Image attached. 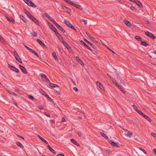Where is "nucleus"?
Listing matches in <instances>:
<instances>
[{"label":"nucleus","mask_w":156,"mask_h":156,"mask_svg":"<svg viewBox=\"0 0 156 156\" xmlns=\"http://www.w3.org/2000/svg\"><path fill=\"white\" fill-rule=\"evenodd\" d=\"M71 5H72L76 7H77V6H78V5L77 4H76V3H73V2H72L71 3Z\"/></svg>","instance_id":"nucleus-44"},{"label":"nucleus","mask_w":156,"mask_h":156,"mask_svg":"<svg viewBox=\"0 0 156 156\" xmlns=\"http://www.w3.org/2000/svg\"><path fill=\"white\" fill-rule=\"evenodd\" d=\"M44 114L46 116L48 117H50L51 116L50 115V114H48L46 112H44Z\"/></svg>","instance_id":"nucleus-58"},{"label":"nucleus","mask_w":156,"mask_h":156,"mask_svg":"<svg viewBox=\"0 0 156 156\" xmlns=\"http://www.w3.org/2000/svg\"><path fill=\"white\" fill-rule=\"evenodd\" d=\"M88 37L90 39V40L94 42L95 43H97L98 41L96 40L95 39L94 37H92L91 35L88 34Z\"/></svg>","instance_id":"nucleus-15"},{"label":"nucleus","mask_w":156,"mask_h":156,"mask_svg":"<svg viewBox=\"0 0 156 156\" xmlns=\"http://www.w3.org/2000/svg\"><path fill=\"white\" fill-rule=\"evenodd\" d=\"M48 24L49 26L50 27V28L52 30H53L55 28L54 26L52 24L50 23V22H48Z\"/></svg>","instance_id":"nucleus-22"},{"label":"nucleus","mask_w":156,"mask_h":156,"mask_svg":"<svg viewBox=\"0 0 156 156\" xmlns=\"http://www.w3.org/2000/svg\"><path fill=\"white\" fill-rule=\"evenodd\" d=\"M49 20L51 22L55 24V23H56V22L52 18V17L50 16L49 18H48Z\"/></svg>","instance_id":"nucleus-31"},{"label":"nucleus","mask_w":156,"mask_h":156,"mask_svg":"<svg viewBox=\"0 0 156 156\" xmlns=\"http://www.w3.org/2000/svg\"><path fill=\"white\" fill-rule=\"evenodd\" d=\"M88 44H89L94 50H96L97 47L95 45H94L93 44L91 43L89 41Z\"/></svg>","instance_id":"nucleus-27"},{"label":"nucleus","mask_w":156,"mask_h":156,"mask_svg":"<svg viewBox=\"0 0 156 156\" xmlns=\"http://www.w3.org/2000/svg\"><path fill=\"white\" fill-rule=\"evenodd\" d=\"M37 41L43 47H46L45 44L42 42V41L40 39H38L37 40Z\"/></svg>","instance_id":"nucleus-14"},{"label":"nucleus","mask_w":156,"mask_h":156,"mask_svg":"<svg viewBox=\"0 0 156 156\" xmlns=\"http://www.w3.org/2000/svg\"><path fill=\"white\" fill-rule=\"evenodd\" d=\"M13 55L14 57H15V58H16V59L17 60V61L18 62H19L21 63H22V62L21 61V60L16 51H14Z\"/></svg>","instance_id":"nucleus-2"},{"label":"nucleus","mask_w":156,"mask_h":156,"mask_svg":"<svg viewBox=\"0 0 156 156\" xmlns=\"http://www.w3.org/2000/svg\"><path fill=\"white\" fill-rule=\"evenodd\" d=\"M44 15L48 18H49V17H50V16H49L48 15V13L46 12L44 14Z\"/></svg>","instance_id":"nucleus-47"},{"label":"nucleus","mask_w":156,"mask_h":156,"mask_svg":"<svg viewBox=\"0 0 156 156\" xmlns=\"http://www.w3.org/2000/svg\"><path fill=\"white\" fill-rule=\"evenodd\" d=\"M41 93H42V94L44 95L45 96H46V94H47L45 92L44 90H41Z\"/></svg>","instance_id":"nucleus-45"},{"label":"nucleus","mask_w":156,"mask_h":156,"mask_svg":"<svg viewBox=\"0 0 156 156\" xmlns=\"http://www.w3.org/2000/svg\"><path fill=\"white\" fill-rule=\"evenodd\" d=\"M146 35L147 36V37H151L152 39H154L156 37L152 33L149 32H145Z\"/></svg>","instance_id":"nucleus-5"},{"label":"nucleus","mask_w":156,"mask_h":156,"mask_svg":"<svg viewBox=\"0 0 156 156\" xmlns=\"http://www.w3.org/2000/svg\"><path fill=\"white\" fill-rule=\"evenodd\" d=\"M48 149L49 150V151L51 152L52 153H53L54 154H56V153L55 151L52 149V148L49 145H48Z\"/></svg>","instance_id":"nucleus-19"},{"label":"nucleus","mask_w":156,"mask_h":156,"mask_svg":"<svg viewBox=\"0 0 156 156\" xmlns=\"http://www.w3.org/2000/svg\"><path fill=\"white\" fill-rule=\"evenodd\" d=\"M80 21L81 22L85 24H86L87 23V20H84L82 19Z\"/></svg>","instance_id":"nucleus-42"},{"label":"nucleus","mask_w":156,"mask_h":156,"mask_svg":"<svg viewBox=\"0 0 156 156\" xmlns=\"http://www.w3.org/2000/svg\"><path fill=\"white\" fill-rule=\"evenodd\" d=\"M20 19L24 22H26L27 21V19L23 15H21L20 16Z\"/></svg>","instance_id":"nucleus-26"},{"label":"nucleus","mask_w":156,"mask_h":156,"mask_svg":"<svg viewBox=\"0 0 156 156\" xmlns=\"http://www.w3.org/2000/svg\"><path fill=\"white\" fill-rule=\"evenodd\" d=\"M28 98L32 100H33L34 99V98L32 96L29 95L28 96Z\"/></svg>","instance_id":"nucleus-48"},{"label":"nucleus","mask_w":156,"mask_h":156,"mask_svg":"<svg viewBox=\"0 0 156 156\" xmlns=\"http://www.w3.org/2000/svg\"><path fill=\"white\" fill-rule=\"evenodd\" d=\"M26 14L28 17H29L30 19V18H31V17L33 16L29 12H27V13Z\"/></svg>","instance_id":"nucleus-41"},{"label":"nucleus","mask_w":156,"mask_h":156,"mask_svg":"<svg viewBox=\"0 0 156 156\" xmlns=\"http://www.w3.org/2000/svg\"><path fill=\"white\" fill-rule=\"evenodd\" d=\"M57 156H65V155L63 154L62 153L57 154Z\"/></svg>","instance_id":"nucleus-63"},{"label":"nucleus","mask_w":156,"mask_h":156,"mask_svg":"<svg viewBox=\"0 0 156 156\" xmlns=\"http://www.w3.org/2000/svg\"><path fill=\"white\" fill-rule=\"evenodd\" d=\"M128 133L127 134V136L129 137H131V136L133 135V133L131 132L127 131Z\"/></svg>","instance_id":"nucleus-33"},{"label":"nucleus","mask_w":156,"mask_h":156,"mask_svg":"<svg viewBox=\"0 0 156 156\" xmlns=\"http://www.w3.org/2000/svg\"><path fill=\"white\" fill-rule=\"evenodd\" d=\"M137 112H138L139 114L140 115H144V114L143 112L139 111V110H138L137 111Z\"/></svg>","instance_id":"nucleus-51"},{"label":"nucleus","mask_w":156,"mask_h":156,"mask_svg":"<svg viewBox=\"0 0 156 156\" xmlns=\"http://www.w3.org/2000/svg\"><path fill=\"white\" fill-rule=\"evenodd\" d=\"M54 93L58 95H60V93L58 91L56 90H54Z\"/></svg>","instance_id":"nucleus-50"},{"label":"nucleus","mask_w":156,"mask_h":156,"mask_svg":"<svg viewBox=\"0 0 156 156\" xmlns=\"http://www.w3.org/2000/svg\"><path fill=\"white\" fill-rule=\"evenodd\" d=\"M38 136L39 138L42 141L46 143L47 144H48V142L45 140L40 135H38Z\"/></svg>","instance_id":"nucleus-20"},{"label":"nucleus","mask_w":156,"mask_h":156,"mask_svg":"<svg viewBox=\"0 0 156 156\" xmlns=\"http://www.w3.org/2000/svg\"><path fill=\"white\" fill-rule=\"evenodd\" d=\"M37 25H39L40 24V23L39 21L37 20L36 18H34V17L33 16L31 18H30Z\"/></svg>","instance_id":"nucleus-12"},{"label":"nucleus","mask_w":156,"mask_h":156,"mask_svg":"<svg viewBox=\"0 0 156 156\" xmlns=\"http://www.w3.org/2000/svg\"><path fill=\"white\" fill-rule=\"evenodd\" d=\"M78 134L80 136H81L82 135V133L80 132H78Z\"/></svg>","instance_id":"nucleus-59"},{"label":"nucleus","mask_w":156,"mask_h":156,"mask_svg":"<svg viewBox=\"0 0 156 156\" xmlns=\"http://www.w3.org/2000/svg\"><path fill=\"white\" fill-rule=\"evenodd\" d=\"M24 2L26 3L27 5V3H28L29 1V0H23Z\"/></svg>","instance_id":"nucleus-60"},{"label":"nucleus","mask_w":156,"mask_h":156,"mask_svg":"<svg viewBox=\"0 0 156 156\" xmlns=\"http://www.w3.org/2000/svg\"><path fill=\"white\" fill-rule=\"evenodd\" d=\"M64 22L65 24L68 27H70L73 30H76V29H75L74 27L69 21L65 20H64Z\"/></svg>","instance_id":"nucleus-3"},{"label":"nucleus","mask_w":156,"mask_h":156,"mask_svg":"<svg viewBox=\"0 0 156 156\" xmlns=\"http://www.w3.org/2000/svg\"><path fill=\"white\" fill-rule=\"evenodd\" d=\"M80 42L84 46H86L87 48H88V45L87 44L83 41L81 40L80 41Z\"/></svg>","instance_id":"nucleus-38"},{"label":"nucleus","mask_w":156,"mask_h":156,"mask_svg":"<svg viewBox=\"0 0 156 156\" xmlns=\"http://www.w3.org/2000/svg\"><path fill=\"white\" fill-rule=\"evenodd\" d=\"M24 46L29 51H30V50L31 49V48H30L29 47L26 45H24Z\"/></svg>","instance_id":"nucleus-56"},{"label":"nucleus","mask_w":156,"mask_h":156,"mask_svg":"<svg viewBox=\"0 0 156 156\" xmlns=\"http://www.w3.org/2000/svg\"><path fill=\"white\" fill-rule=\"evenodd\" d=\"M88 49L91 51L94 54L97 55L98 52L95 50H93L90 47H88Z\"/></svg>","instance_id":"nucleus-25"},{"label":"nucleus","mask_w":156,"mask_h":156,"mask_svg":"<svg viewBox=\"0 0 156 156\" xmlns=\"http://www.w3.org/2000/svg\"><path fill=\"white\" fill-rule=\"evenodd\" d=\"M33 53H34L35 55L37 56V57H39V55L37 54V53L36 51H34Z\"/></svg>","instance_id":"nucleus-61"},{"label":"nucleus","mask_w":156,"mask_h":156,"mask_svg":"<svg viewBox=\"0 0 156 156\" xmlns=\"http://www.w3.org/2000/svg\"><path fill=\"white\" fill-rule=\"evenodd\" d=\"M115 84L116 85V86H117L120 89H122V87H121L117 83H116Z\"/></svg>","instance_id":"nucleus-54"},{"label":"nucleus","mask_w":156,"mask_h":156,"mask_svg":"<svg viewBox=\"0 0 156 156\" xmlns=\"http://www.w3.org/2000/svg\"><path fill=\"white\" fill-rule=\"evenodd\" d=\"M123 22L125 25L129 27H131L132 26L131 23L127 20H123Z\"/></svg>","instance_id":"nucleus-10"},{"label":"nucleus","mask_w":156,"mask_h":156,"mask_svg":"<svg viewBox=\"0 0 156 156\" xmlns=\"http://www.w3.org/2000/svg\"><path fill=\"white\" fill-rule=\"evenodd\" d=\"M141 44L143 45L148 46V44H147L145 41H143L141 42Z\"/></svg>","instance_id":"nucleus-35"},{"label":"nucleus","mask_w":156,"mask_h":156,"mask_svg":"<svg viewBox=\"0 0 156 156\" xmlns=\"http://www.w3.org/2000/svg\"><path fill=\"white\" fill-rule=\"evenodd\" d=\"M45 97H47L48 98V100L49 101H50L52 102H53V99L52 98H50L48 95V94H46Z\"/></svg>","instance_id":"nucleus-36"},{"label":"nucleus","mask_w":156,"mask_h":156,"mask_svg":"<svg viewBox=\"0 0 156 156\" xmlns=\"http://www.w3.org/2000/svg\"><path fill=\"white\" fill-rule=\"evenodd\" d=\"M52 31L54 32L56 35L57 34V33H58L57 29L55 28V29H54Z\"/></svg>","instance_id":"nucleus-53"},{"label":"nucleus","mask_w":156,"mask_h":156,"mask_svg":"<svg viewBox=\"0 0 156 156\" xmlns=\"http://www.w3.org/2000/svg\"><path fill=\"white\" fill-rule=\"evenodd\" d=\"M130 9L132 10H135V8L133 6H131L130 7Z\"/></svg>","instance_id":"nucleus-64"},{"label":"nucleus","mask_w":156,"mask_h":156,"mask_svg":"<svg viewBox=\"0 0 156 156\" xmlns=\"http://www.w3.org/2000/svg\"><path fill=\"white\" fill-rule=\"evenodd\" d=\"M100 133L101 135L103 137L105 138L106 139H108V136H106V135L105 133L102 132H100Z\"/></svg>","instance_id":"nucleus-23"},{"label":"nucleus","mask_w":156,"mask_h":156,"mask_svg":"<svg viewBox=\"0 0 156 156\" xmlns=\"http://www.w3.org/2000/svg\"><path fill=\"white\" fill-rule=\"evenodd\" d=\"M109 143L110 144H111L112 145L114 146H115L116 147H119V146L118 145L117 143L113 141H109Z\"/></svg>","instance_id":"nucleus-18"},{"label":"nucleus","mask_w":156,"mask_h":156,"mask_svg":"<svg viewBox=\"0 0 156 156\" xmlns=\"http://www.w3.org/2000/svg\"><path fill=\"white\" fill-rule=\"evenodd\" d=\"M96 84L97 86L101 90H103L104 89V87L103 85L98 81H97L96 82Z\"/></svg>","instance_id":"nucleus-13"},{"label":"nucleus","mask_w":156,"mask_h":156,"mask_svg":"<svg viewBox=\"0 0 156 156\" xmlns=\"http://www.w3.org/2000/svg\"><path fill=\"white\" fill-rule=\"evenodd\" d=\"M52 55L56 61H58V58L56 56L55 52H53L52 53Z\"/></svg>","instance_id":"nucleus-24"},{"label":"nucleus","mask_w":156,"mask_h":156,"mask_svg":"<svg viewBox=\"0 0 156 156\" xmlns=\"http://www.w3.org/2000/svg\"><path fill=\"white\" fill-rule=\"evenodd\" d=\"M0 41L2 42H3L4 41V38L2 36H0Z\"/></svg>","instance_id":"nucleus-49"},{"label":"nucleus","mask_w":156,"mask_h":156,"mask_svg":"<svg viewBox=\"0 0 156 156\" xmlns=\"http://www.w3.org/2000/svg\"><path fill=\"white\" fill-rule=\"evenodd\" d=\"M40 76L41 79L43 81L46 82H50L49 80L45 74L41 73L40 74Z\"/></svg>","instance_id":"nucleus-1"},{"label":"nucleus","mask_w":156,"mask_h":156,"mask_svg":"<svg viewBox=\"0 0 156 156\" xmlns=\"http://www.w3.org/2000/svg\"><path fill=\"white\" fill-rule=\"evenodd\" d=\"M49 85L52 87H59V86L58 85L55 84L53 83L50 82H49Z\"/></svg>","instance_id":"nucleus-21"},{"label":"nucleus","mask_w":156,"mask_h":156,"mask_svg":"<svg viewBox=\"0 0 156 156\" xmlns=\"http://www.w3.org/2000/svg\"><path fill=\"white\" fill-rule=\"evenodd\" d=\"M62 42L68 50H71L70 47L66 41H64V40H62Z\"/></svg>","instance_id":"nucleus-6"},{"label":"nucleus","mask_w":156,"mask_h":156,"mask_svg":"<svg viewBox=\"0 0 156 156\" xmlns=\"http://www.w3.org/2000/svg\"><path fill=\"white\" fill-rule=\"evenodd\" d=\"M151 134L152 136L156 138V134L153 133H152Z\"/></svg>","instance_id":"nucleus-62"},{"label":"nucleus","mask_w":156,"mask_h":156,"mask_svg":"<svg viewBox=\"0 0 156 156\" xmlns=\"http://www.w3.org/2000/svg\"><path fill=\"white\" fill-rule=\"evenodd\" d=\"M119 80H120V82H121V83L124 85V86H125L126 85H125V82L124 81H123V80H122V79L121 78V77H120V76H119Z\"/></svg>","instance_id":"nucleus-30"},{"label":"nucleus","mask_w":156,"mask_h":156,"mask_svg":"<svg viewBox=\"0 0 156 156\" xmlns=\"http://www.w3.org/2000/svg\"><path fill=\"white\" fill-rule=\"evenodd\" d=\"M56 27L59 29L63 33L66 32L65 30L63 29V28L61 27L60 25L58 24L57 23L55 24Z\"/></svg>","instance_id":"nucleus-8"},{"label":"nucleus","mask_w":156,"mask_h":156,"mask_svg":"<svg viewBox=\"0 0 156 156\" xmlns=\"http://www.w3.org/2000/svg\"><path fill=\"white\" fill-rule=\"evenodd\" d=\"M8 92L10 94H11L12 95H13L17 96V94L16 93H15L12 92L11 91H10L9 90H8Z\"/></svg>","instance_id":"nucleus-37"},{"label":"nucleus","mask_w":156,"mask_h":156,"mask_svg":"<svg viewBox=\"0 0 156 156\" xmlns=\"http://www.w3.org/2000/svg\"><path fill=\"white\" fill-rule=\"evenodd\" d=\"M64 1L65 2H66V3H67L69 4H70V5H71V3L72 2V1H71L70 0H64Z\"/></svg>","instance_id":"nucleus-40"},{"label":"nucleus","mask_w":156,"mask_h":156,"mask_svg":"<svg viewBox=\"0 0 156 156\" xmlns=\"http://www.w3.org/2000/svg\"><path fill=\"white\" fill-rule=\"evenodd\" d=\"M56 35L58 37L60 40L62 41V40H63L61 35L58 33H57Z\"/></svg>","instance_id":"nucleus-29"},{"label":"nucleus","mask_w":156,"mask_h":156,"mask_svg":"<svg viewBox=\"0 0 156 156\" xmlns=\"http://www.w3.org/2000/svg\"><path fill=\"white\" fill-rule=\"evenodd\" d=\"M62 8L64 10L67 12L68 13H70L71 11V10L70 9L66 6H62Z\"/></svg>","instance_id":"nucleus-7"},{"label":"nucleus","mask_w":156,"mask_h":156,"mask_svg":"<svg viewBox=\"0 0 156 156\" xmlns=\"http://www.w3.org/2000/svg\"><path fill=\"white\" fill-rule=\"evenodd\" d=\"M134 2L136 3V4L140 8H142L143 7V5L139 1L137 0H135V2Z\"/></svg>","instance_id":"nucleus-17"},{"label":"nucleus","mask_w":156,"mask_h":156,"mask_svg":"<svg viewBox=\"0 0 156 156\" xmlns=\"http://www.w3.org/2000/svg\"><path fill=\"white\" fill-rule=\"evenodd\" d=\"M8 67L11 70H12L16 73H18L19 72V69L13 66L10 65V64H8Z\"/></svg>","instance_id":"nucleus-4"},{"label":"nucleus","mask_w":156,"mask_h":156,"mask_svg":"<svg viewBox=\"0 0 156 156\" xmlns=\"http://www.w3.org/2000/svg\"><path fill=\"white\" fill-rule=\"evenodd\" d=\"M6 18L7 20L10 22H12L13 23H15V21L14 19L11 17L9 18L8 16H6Z\"/></svg>","instance_id":"nucleus-16"},{"label":"nucleus","mask_w":156,"mask_h":156,"mask_svg":"<svg viewBox=\"0 0 156 156\" xmlns=\"http://www.w3.org/2000/svg\"><path fill=\"white\" fill-rule=\"evenodd\" d=\"M132 106L134 109L137 112L138 110L137 109L136 106L135 105H133Z\"/></svg>","instance_id":"nucleus-46"},{"label":"nucleus","mask_w":156,"mask_h":156,"mask_svg":"<svg viewBox=\"0 0 156 156\" xmlns=\"http://www.w3.org/2000/svg\"><path fill=\"white\" fill-rule=\"evenodd\" d=\"M27 5L30 7L34 8H36L37 7L36 5L30 0L29 1L28 3H27Z\"/></svg>","instance_id":"nucleus-11"},{"label":"nucleus","mask_w":156,"mask_h":156,"mask_svg":"<svg viewBox=\"0 0 156 156\" xmlns=\"http://www.w3.org/2000/svg\"><path fill=\"white\" fill-rule=\"evenodd\" d=\"M30 34L33 37H36L37 35V34L36 32L31 33Z\"/></svg>","instance_id":"nucleus-43"},{"label":"nucleus","mask_w":156,"mask_h":156,"mask_svg":"<svg viewBox=\"0 0 156 156\" xmlns=\"http://www.w3.org/2000/svg\"><path fill=\"white\" fill-rule=\"evenodd\" d=\"M111 80L112 81V82L114 83V84H116V83H117V82L115 80V79H113V78H112V79Z\"/></svg>","instance_id":"nucleus-52"},{"label":"nucleus","mask_w":156,"mask_h":156,"mask_svg":"<svg viewBox=\"0 0 156 156\" xmlns=\"http://www.w3.org/2000/svg\"><path fill=\"white\" fill-rule=\"evenodd\" d=\"M146 119L149 122H151V119L148 116Z\"/></svg>","instance_id":"nucleus-57"},{"label":"nucleus","mask_w":156,"mask_h":156,"mask_svg":"<svg viewBox=\"0 0 156 156\" xmlns=\"http://www.w3.org/2000/svg\"><path fill=\"white\" fill-rule=\"evenodd\" d=\"M19 66L21 69L22 72L24 73L27 74V71L26 68L23 66L21 65H19Z\"/></svg>","instance_id":"nucleus-9"},{"label":"nucleus","mask_w":156,"mask_h":156,"mask_svg":"<svg viewBox=\"0 0 156 156\" xmlns=\"http://www.w3.org/2000/svg\"><path fill=\"white\" fill-rule=\"evenodd\" d=\"M78 9H80L81 10H82V7L79 5H78V6H77V7H76Z\"/></svg>","instance_id":"nucleus-55"},{"label":"nucleus","mask_w":156,"mask_h":156,"mask_svg":"<svg viewBox=\"0 0 156 156\" xmlns=\"http://www.w3.org/2000/svg\"><path fill=\"white\" fill-rule=\"evenodd\" d=\"M70 141L72 143H73L75 145H76V144H77V142L73 139H71L70 140Z\"/></svg>","instance_id":"nucleus-39"},{"label":"nucleus","mask_w":156,"mask_h":156,"mask_svg":"<svg viewBox=\"0 0 156 156\" xmlns=\"http://www.w3.org/2000/svg\"><path fill=\"white\" fill-rule=\"evenodd\" d=\"M135 38L139 41H141V38L138 36H135Z\"/></svg>","instance_id":"nucleus-34"},{"label":"nucleus","mask_w":156,"mask_h":156,"mask_svg":"<svg viewBox=\"0 0 156 156\" xmlns=\"http://www.w3.org/2000/svg\"><path fill=\"white\" fill-rule=\"evenodd\" d=\"M16 144L19 147L21 148L23 147V145L21 143L19 142H16Z\"/></svg>","instance_id":"nucleus-32"},{"label":"nucleus","mask_w":156,"mask_h":156,"mask_svg":"<svg viewBox=\"0 0 156 156\" xmlns=\"http://www.w3.org/2000/svg\"><path fill=\"white\" fill-rule=\"evenodd\" d=\"M76 60L81 65H83V62L78 57H76Z\"/></svg>","instance_id":"nucleus-28"}]
</instances>
